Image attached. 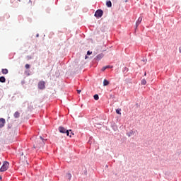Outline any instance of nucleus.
Instances as JSON below:
<instances>
[{
  "label": "nucleus",
  "instance_id": "412c9836",
  "mask_svg": "<svg viewBox=\"0 0 181 181\" xmlns=\"http://www.w3.org/2000/svg\"><path fill=\"white\" fill-rule=\"evenodd\" d=\"M77 93L78 94H80V93H81V90H77Z\"/></svg>",
  "mask_w": 181,
  "mask_h": 181
},
{
  "label": "nucleus",
  "instance_id": "2eb2a0df",
  "mask_svg": "<svg viewBox=\"0 0 181 181\" xmlns=\"http://www.w3.org/2000/svg\"><path fill=\"white\" fill-rule=\"evenodd\" d=\"M66 178L68 179V180H70L71 179V174L70 173L66 174Z\"/></svg>",
  "mask_w": 181,
  "mask_h": 181
},
{
  "label": "nucleus",
  "instance_id": "f3484780",
  "mask_svg": "<svg viewBox=\"0 0 181 181\" xmlns=\"http://www.w3.org/2000/svg\"><path fill=\"white\" fill-rule=\"evenodd\" d=\"M141 84H142L143 86H145V84H146V80L143 79V80L141 81Z\"/></svg>",
  "mask_w": 181,
  "mask_h": 181
},
{
  "label": "nucleus",
  "instance_id": "393cba45",
  "mask_svg": "<svg viewBox=\"0 0 181 181\" xmlns=\"http://www.w3.org/2000/svg\"><path fill=\"white\" fill-rule=\"evenodd\" d=\"M144 75L146 76V73H145Z\"/></svg>",
  "mask_w": 181,
  "mask_h": 181
},
{
  "label": "nucleus",
  "instance_id": "a878e982",
  "mask_svg": "<svg viewBox=\"0 0 181 181\" xmlns=\"http://www.w3.org/2000/svg\"><path fill=\"white\" fill-rule=\"evenodd\" d=\"M70 132H71V130H69Z\"/></svg>",
  "mask_w": 181,
  "mask_h": 181
},
{
  "label": "nucleus",
  "instance_id": "5701e85b",
  "mask_svg": "<svg viewBox=\"0 0 181 181\" xmlns=\"http://www.w3.org/2000/svg\"><path fill=\"white\" fill-rule=\"evenodd\" d=\"M0 180H2V176H0Z\"/></svg>",
  "mask_w": 181,
  "mask_h": 181
},
{
  "label": "nucleus",
  "instance_id": "aec40b11",
  "mask_svg": "<svg viewBox=\"0 0 181 181\" xmlns=\"http://www.w3.org/2000/svg\"><path fill=\"white\" fill-rule=\"evenodd\" d=\"M87 54L90 56V54H93V52L88 51Z\"/></svg>",
  "mask_w": 181,
  "mask_h": 181
},
{
  "label": "nucleus",
  "instance_id": "6e6552de",
  "mask_svg": "<svg viewBox=\"0 0 181 181\" xmlns=\"http://www.w3.org/2000/svg\"><path fill=\"white\" fill-rule=\"evenodd\" d=\"M107 69H112V66L107 65V66H103L102 68V71H105V70H107Z\"/></svg>",
  "mask_w": 181,
  "mask_h": 181
},
{
  "label": "nucleus",
  "instance_id": "bb28decb",
  "mask_svg": "<svg viewBox=\"0 0 181 181\" xmlns=\"http://www.w3.org/2000/svg\"><path fill=\"white\" fill-rule=\"evenodd\" d=\"M86 59H87V57H86Z\"/></svg>",
  "mask_w": 181,
  "mask_h": 181
},
{
  "label": "nucleus",
  "instance_id": "20e7f679",
  "mask_svg": "<svg viewBox=\"0 0 181 181\" xmlns=\"http://www.w3.org/2000/svg\"><path fill=\"white\" fill-rule=\"evenodd\" d=\"M45 84L46 83L43 81L38 82L39 90H45V88H46Z\"/></svg>",
  "mask_w": 181,
  "mask_h": 181
},
{
  "label": "nucleus",
  "instance_id": "423d86ee",
  "mask_svg": "<svg viewBox=\"0 0 181 181\" xmlns=\"http://www.w3.org/2000/svg\"><path fill=\"white\" fill-rule=\"evenodd\" d=\"M5 119L1 118L0 119V128H3V127L5 125Z\"/></svg>",
  "mask_w": 181,
  "mask_h": 181
},
{
  "label": "nucleus",
  "instance_id": "b1692460",
  "mask_svg": "<svg viewBox=\"0 0 181 181\" xmlns=\"http://www.w3.org/2000/svg\"><path fill=\"white\" fill-rule=\"evenodd\" d=\"M71 135H74V134H73V132H71Z\"/></svg>",
  "mask_w": 181,
  "mask_h": 181
},
{
  "label": "nucleus",
  "instance_id": "9d476101",
  "mask_svg": "<svg viewBox=\"0 0 181 181\" xmlns=\"http://www.w3.org/2000/svg\"><path fill=\"white\" fill-rule=\"evenodd\" d=\"M6 81V79L4 76L0 77V83H5Z\"/></svg>",
  "mask_w": 181,
  "mask_h": 181
},
{
  "label": "nucleus",
  "instance_id": "4468645a",
  "mask_svg": "<svg viewBox=\"0 0 181 181\" xmlns=\"http://www.w3.org/2000/svg\"><path fill=\"white\" fill-rule=\"evenodd\" d=\"M93 98L97 101L99 100L100 97L98 96V95L96 94V95H94Z\"/></svg>",
  "mask_w": 181,
  "mask_h": 181
},
{
  "label": "nucleus",
  "instance_id": "f03ea898",
  "mask_svg": "<svg viewBox=\"0 0 181 181\" xmlns=\"http://www.w3.org/2000/svg\"><path fill=\"white\" fill-rule=\"evenodd\" d=\"M9 168V163L8 161H4L1 168H0V172H6Z\"/></svg>",
  "mask_w": 181,
  "mask_h": 181
},
{
  "label": "nucleus",
  "instance_id": "4be33fe9",
  "mask_svg": "<svg viewBox=\"0 0 181 181\" xmlns=\"http://www.w3.org/2000/svg\"><path fill=\"white\" fill-rule=\"evenodd\" d=\"M179 52L181 53V46L179 47Z\"/></svg>",
  "mask_w": 181,
  "mask_h": 181
},
{
  "label": "nucleus",
  "instance_id": "6ab92c4d",
  "mask_svg": "<svg viewBox=\"0 0 181 181\" xmlns=\"http://www.w3.org/2000/svg\"><path fill=\"white\" fill-rule=\"evenodd\" d=\"M102 57H103V54H98L97 56V59H102Z\"/></svg>",
  "mask_w": 181,
  "mask_h": 181
},
{
  "label": "nucleus",
  "instance_id": "39448f33",
  "mask_svg": "<svg viewBox=\"0 0 181 181\" xmlns=\"http://www.w3.org/2000/svg\"><path fill=\"white\" fill-rule=\"evenodd\" d=\"M104 12L102 10H98L95 13V18H101L103 16Z\"/></svg>",
  "mask_w": 181,
  "mask_h": 181
},
{
  "label": "nucleus",
  "instance_id": "f257e3e1",
  "mask_svg": "<svg viewBox=\"0 0 181 181\" xmlns=\"http://www.w3.org/2000/svg\"><path fill=\"white\" fill-rule=\"evenodd\" d=\"M45 146V139L42 136H40V139H37L35 141V144H34V148H40L42 146Z\"/></svg>",
  "mask_w": 181,
  "mask_h": 181
},
{
  "label": "nucleus",
  "instance_id": "1a4fd4ad",
  "mask_svg": "<svg viewBox=\"0 0 181 181\" xmlns=\"http://www.w3.org/2000/svg\"><path fill=\"white\" fill-rule=\"evenodd\" d=\"M106 5L107 8H111L112 6V3H111V1H107Z\"/></svg>",
  "mask_w": 181,
  "mask_h": 181
},
{
  "label": "nucleus",
  "instance_id": "0eeeda50",
  "mask_svg": "<svg viewBox=\"0 0 181 181\" xmlns=\"http://www.w3.org/2000/svg\"><path fill=\"white\" fill-rule=\"evenodd\" d=\"M141 22H142V17H139L138 18V21L136 23V28H138V26H139V25H141Z\"/></svg>",
  "mask_w": 181,
  "mask_h": 181
},
{
  "label": "nucleus",
  "instance_id": "dca6fc26",
  "mask_svg": "<svg viewBox=\"0 0 181 181\" xmlns=\"http://www.w3.org/2000/svg\"><path fill=\"white\" fill-rule=\"evenodd\" d=\"M116 112L119 115H121V109H117Z\"/></svg>",
  "mask_w": 181,
  "mask_h": 181
},
{
  "label": "nucleus",
  "instance_id": "ddd939ff",
  "mask_svg": "<svg viewBox=\"0 0 181 181\" xmlns=\"http://www.w3.org/2000/svg\"><path fill=\"white\" fill-rule=\"evenodd\" d=\"M108 84H110V81H107L106 79H105L103 81V86H108Z\"/></svg>",
  "mask_w": 181,
  "mask_h": 181
},
{
  "label": "nucleus",
  "instance_id": "9b49d317",
  "mask_svg": "<svg viewBox=\"0 0 181 181\" xmlns=\"http://www.w3.org/2000/svg\"><path fill=\"white\" fill-rule=\"evenodd\" d=\"M20 116H21V114L19 113V112H16L14 113V117L19 118Z\"/></svg>",
  "mask_w": 181,
  "mask_h": 181
},
{
  "label": "nucleus",
  "instance_id": "7ed1b4c3",
  "mask_svg": "<svg viewBox=\"0 0 181 181\" xmlns=\"http://www.w3.org/2000/svg\"><path fill=\"white\" fill-rule=\"evenodd\" d=\"M59 132H61V134H66L67 136H70V138H71V134H70V132H69V130L64 129V127H59Z\"/></svg>",
  "mask_w": 181,
  "mask_h": 181
},
{
  "label": "nucleus",
  "instance_id": "a211bd4d",
  "mask_svg": "<svg viewBox=\"0 0 181 181\" xmlns=\"http://www.w3.org/2000/svg\"><path fill=\"white\" fill-rule=\"evenodd\" d=\"M25 69H30V65H29V64H26L25 66Z\"/></svg>",
  "mask_w": 181,
  "mask_h": 181
},
{
  "label": "nucleus",
  "instance_id": "f8f14e48",
  "mask_svg": "<svg viewBox=\"0 0 181 181\" xmlns=\"http://www.w3.org/2000/svg\"><path fill=\"white\" fill-rule=\"evenodd\" d=\"M2 74H8V69H3L1 71Z\"/></svg>",
  "mask_w": 181,
  "mask_h": 181
}]
</instances>
